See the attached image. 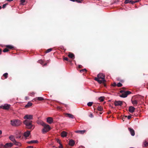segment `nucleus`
<instances>
[{
  "instance_id": "8",
  "label": "nucleus",
  "mask_w": 148,
  "mask_h": 148,
  "mask_svg": "<svg viewBox=\"0 0 148 148\" xmlns=\"http://www.w3.org/2000/svg\"><path fill=\"white\" fill-rule=\"evenodd\" d=\"M23 118L25 120H30L33 119V116L32 115L26 114L24 117Z\"/></svg>"
},
{
  "instance_id": "37",
  "label": "nucleus",
  "mask_w": 148,
  "mask_h": 148,
  "mask_svg": "<svg viewBox=\"0 0 148 148\" xmlns=\"http://www.w3.org/2000/svg\"><path fill=\"white\" fill-rule=\"evenodd\" d=\"M38 62L40 64H42L44 62V61L42 60H38Z\"/></svg>"
},
{
  "instance_id": "51",
  "label": "nucleus",
  "mask_w": 148,
  "mask_h": 148,
  "mask_svg": "<svg viewBox=\"0 0 148 148\" xmlns=\"http://www.w3.org/2000/svg\"><path fill=\"white\" fill-rule=\"evenodd\" d=\"M2 49H0V54H1L2 53Z\"/></svg>"
},
{
  "instance_id": "10",
  "label": "nucleus",
  "mask_w": 148,
  "mask_h": 148,
  "mask_svg": "<svg viewBox=\"0 0 148 148\" xmlns=\"http://www.w3.org/2000/svg\"><path fill=\"white\" fill-rule=\"evenodd\" d=\"M114 103L116 106H121L123 104V102L120 101H116L114 102Z\"/></svg>"
},
{
  "instance_id": "35",
  "label": "nucleus",
  "mask_w": 148,
  "mask_h": 148,
  "mask_svg": "<svg viewBox=\"0 0 148 148\" xmlns=\"http://www.w3.org/2000/svg\"><path fill=\"white\" fill-rule=\"evenodd\" d=\"M9 51V50L8 48H5L3 49V51L4 52H8V51Z\"/></svg>"
},
{
  "instance_id": "52",
  "label": "nucleus",
  "mask_w": 148,
  "mask_h": 148,
  "mask_svg": "<svg viewBox=\"0 0 148 148\" xmlns=\"http://www.w3.org/2000/svg\"><path fill=\"white\" fill-rule=\"evenodd\" d=\"M47 63L46 62L44 64H43V66H46L47 65Z\"/></svg>"
},
{
  "instance_id": "43",
  "label": "nucleus",
  "mask_w": 148,
  "mask_h": 148,
  "mask_svg": "<svg viewBox=\"0 0 148 148\" xmlns=\"http://www.w3.org/2000/svg\"><path fill=\"white\" fill-rule=\"evenodd\" d=\"M21 137V136H20V135H17V136L16 137V138H20Z\"/></svg>"
},
{
  "instance_id": "38",
  "label": "nucleus",
  "mask_w": 148,
  "mask_h": 148,
  "mask_svg": "<svg viewBox=\"0 0 148 148\" xmlns=\"http://www.w3.org/2000/svg\"><path fill=\"white\" fill-rule=\"evenodd\" d=\"M86 71L87 70L85 69H84L80 70V72L82 73L83 72H86Z\"/></svg>"
},
{
  "instance_id": "46",
  "label": "nucleus",
  "mask_w": 148,
  "mask_h": 148,
  "mask_svg": "<svg viewBox=\"0 0 148 148\" xmlns=\"http://www.w3.org/2000/svg\"><path fill=\"white\" fill-rule=\"evenodd\" d=\"M26 148H33V147L32 146H29L27 147Z\"/></svg>"
},
{
  "instance_id": "14",
  "label": "nucleus",
  "mask_w": 148,
  "mask_h": 148,
  "mask_svg": "<svg viewBox=\"0 0 148 148\" xmlns=\"http://www.w3.org/2000/svg\"><path fill=\"white\" fill-rule=\"evenodd\" d=\"M135 108L133 106H131L129 107V111L131 113H132L134 111Z\"/></svg>"
},
{
  "instance_id": "24",
  "label": "nucleus",
  "mask_w": 148,
  "mask_h": 148,
  "mask_svg": "<svg viewBox=\"0 0 148 148\" xmlns=\"http://www.w3.org/2000/svg\"><path fill=\"white\" fill-rule=\"evenodd\" d=\"M132 103L134 105H136L138 103V101L136 100H132Z\"/></svg>"
},
{
  "instance_id": "49",
  "label": "nucleus",
  "mask_w": 148,
  "mask_h": 148,
  "mask_svg": "<svg viewBox=\"0 0 148 148\" xmlns=\"http://www.w3.org/2000/svg\"><path fill=\"white\" fill-rule=\"evenodd\" d=\"M35 93L34 92H32L31 93H30V94H31V95H33Z\"/></svg>"
},
{
  "instance_id": "6",
  "label": "nucleus",
  "mask_w": 148,
  "mask_h": 148,
  "mask_svg": "<svg viewBox=\"0 0 148 148\" xmlns=\"http://www.w3.org/2000/svg\"><path fill=\"white\" fill-rule=\"evenodd\" d=\"M131 92L127 91L122 93L120 95V96L121 97L125 98L127 97L128 95L131 94Z\"/></svg>"
},
{
  "instance_id": "16",
  "label": "nucleus",
  "mask_w": 148,
  "mask_h": 148,
  "mask_svg": "<svg viewBox=\"0 0 148 148\" xmlns=\"http://www.w3.org/2000/svg\"><path fill=\"white\" fill-rule=\"evenodd\" d=\"M68 56L69 58L72 59H74L75 58V55L74 54L71 52H69V53Z\"/></svg>"
},
{
  "instance_id": "33",
  "label": "nucleus",
  "mask_w": 148,
  "mask_h": 148,
  "mask_svg": "<svg viewBox=\"0 0 148 148\" xmlns=\"http://www.w3.org/2000/svg\"><path fill=\"white\" fill-rule=\"evenodd\" d=\"M75 2H76L78 3H82V0H75Z\"/></svg>"
},
{
  "instance_id": "18",
  "label": "nucleus",
  "mask_w": 148,
  "mask_h": 148,
  "mask_svg": "<svg viewBox=\"0 0 148 148\" xmlns=\"http://www.w3.org/2000/svg\"><path fill=\"white\" fill-rule=\"evenodd\" d=\"M86 131L85 130H77L75 131V132L77 133L83 134Z\"/></svg>"
},
{
  "instance_id": "64",
  "label": "nucleus",
  "mask_w": 148,
  "mask_h": 148,
  "mask_svg": "<svg viewBox=\"0 0 148 148\" xmlns=\"http://www.w3.org/2000/svg\"><path fill=\"white\" fill-rule=\"evenodd\" d=\"M34 127L33 128H32V129H33L34 128Z\"/></svg>"
},
{
  "instance_id": "62",
  "label": "nucleus",
  "mask_w": 148,
  "mask_h": 148,
  "mask_svg": "<svg viewBox=\"0 0 148 148\" xmlns=\"http://www.w3.org/2000/svg\"><path fill=\"white\" fill-rule=\"evenodd\" d=\"M15 148H19L18 147H15Z\"/></svg>"
},
{
  "instance_id": "5",
  "label": "nucleus",
  "mask_w": 148,
  "mask_h": 148,
  "mask_svg": "<svg viewBox=\"0 0 148 148\" xmlns=\"http://www.w3.org/2000/svg\"><path fill=\"white\" fill-rule=\"evenodd\" d=\"M13 145V144L12 143H6L5 145L1 144L0 145V148H9V147H11Z\"/></svg>"
},
{
  "instance_id": "11",
  "label": "nucleus",
  "mask_w": 148,
  "mask_h": 148,
  "mask_svg": "<svg viewBox=\"0 0 148 148\" xmlns=\"http://www.w3.org/2000/svg\"><path fill=\"white\" fill-rule=\"evenodd\" d=\"M128 129L130 132L131 135L133 136H134L135 134L134 130L132 128L130 127H129Z\"/></svg>"
},
{
  "instance_id": "20",
  "label": "nucleus",
  "mask_w": 148,
  "mask_h": 148,
  "mask_svg": "<svg viewBox=\"0 0 148 148\" xmlns=\"http://www.w3.org/2000/svg\"><path fill=\"white\" fill-rule=\"evenodd\" d=\"M34 100L35 101H36V100H38V101H42L44 100V99L43 97H39L36 98L34 99Z\"/></svg>"
},
{
  "instance_id": "56",
  "label": "nucleus",
  "mask_w": 148,
  "mask_h": 148,
  "mask_svg": "<svg viewBox=\"0 0 148 148\" xmlns=\"http://www.w3.org/2000/svg\"><path fill=\"white\" fill-rule=\"evenodd\" d=\"M2 131L0 130V135L2 134Z\"/></svg>"
},
{
  "instance_id": "2",
  "label": "nucleus",
  "mask_w": 148,
  "mask_h": 148,
  "mask_svg": "<svg viewBox=\"0 0 148 148\" xmlns=\"http://www.w3.org/2000/svg\"><path fill=\"white\" fill-rule=\"evenodd\" d=\"M105 76L102 73H99L97 75V77H95L94 80L97 81L99 84H101L102 82H106L105 79Z\"/></svg>"
},
{
  "instance_id": "12",
  "label": "nucleus",
  "mask_w": 148,
  "mask_h": 148,
  "mask_svg": "<svg viewBox=\"0 0 148 148\" xmlns=\"http://www.w3.org/2000/svg\"><path fill=\"white\" fill-rule=\"evenodd\" d=\"M64 115H65V116L68 117L69 118H71L72 119H73L74 118V116L72 114H70L66 113L64 114Z\"/></svg>"
},
{
  "instance_id": "58",
  "label": "nucleus",
  "mask_w": 148,
  "mask_h": 148,
  "mask_svg": "<svg viewBox=\"0 0 148 148\" xmlns=\"http://www.w3.org/2000/svg\"><path fill=\"white\" fill-rule=\"evenodd\" d=\"M57 142H58V143H60V140H58Z\"/></svg>"
},
{
  "instance_id": "19",
  "label": "nucleus",
  "mask_w": 148,
  "mask_h": 148,
  "mask_svg": "<svg viewBox=\"0 0 148 148\" xmlns=\"http://www.w3.org/2000/svg\"><path fill=\"white\" fill-rule=\"evenodd\" d=\"M38 142L37 140H32L30 141H29L27 142V143L28 144H32L34 143H38Z\"/></svg>"
},
{
  "instance_id": "63",
  "label": "nucleus",
  "mask_w": 148,
  "mask_h": 148,
  "mask_svg": "<svg viewBox=\"0 0 148 148\" xmlns=\"http://www.w3.org/2000/svg\"><path fill=\"white\" fill-rule=\"evenodd\" d=\"M133 1H137V0H133Z\"/></svg>"
},
{
  "instance_id": "31",
  "label": "nucleus",
  "mask_w": 148,
  "mask_h": 148,
  "mask_svg": "<svg viewBox=\"0 0 148 148\" xmlns=\"http://www.w3.org/2000/svg\"><path fill=\"white\" fill-rule=\"evenodd\" d=\"M104 98L103 97H101L99 98V99L101 101H103L104 100Z\"/></svg>"
},
{
  "instance_id": "48",
  "label": "nucleus",
  "mask_w": 148,
  "mask_h": 148,
  "mask_svg": "<svg viewBox=\"0 0 148 148\" xmlns=\"http://www.w3.org/2000/svg\"><path fill=\"white\" fill-rule=\"evenodd\" d=\"M120 92V93H122H122H123L124 92H125V91H123V90H121Z\"/></svg>"
},
{
  "instance_id": "4",
  "label": "nucleus",
  "mask_w": 148,
  "mask_h": 148,
  "mask_svg": "<svg viewBox=\"0 0 148 148\" xmlns=\"http://www.w3.org/2000/svg\"><path fill=\"white\" fill-rule=\"evenodd\" d=\"M11 124L13 126L17 127L21 125L22 123L21 121L18 119H15L11 120Z\"/></svg>"
},
{
  "instance_id": "17",
  "label": "nucleus",
  "mask_w": 148,
  "mask_h": 148,
  "mask_svg": "<svg viewBox=\"0 0 148 148\" xmlns=\"http://www.w3.org/2000/svg\"><path fill=\"white\" fill-rule=\"evenodd\" d=\"M30 134V132L29 131H27L25 132L24 134V136L25 137H27L29 136Z\"/></svg>"
},
{
  "instance_id": "60",
  "label": "nucleus",
  "mask_w": 148,
  "mask_h": 148,
  "mask_svg": "<svg viewBox=\"0 0 148 148\" xmlns=\"http://www.w3.org/2000/svg\"><path fill=\"white\" fill-rule=\"evenodd\" d=\"M1 7L0 6V9H1Z\"/></svg>"
},
{
  "instance_id": "34",
  "label": "nucleus",
  "mask_w": 148,
  "mask_h": 148,
  "mask_svg": "<svg viewBox=\"0 0 148 148\" xmlns=\"http://www.w3.org/2000/svg\"><path fill=\"white\" fill-rule=\"evenodd\" d=\"M122 86V84L120 82L118 83L117 84V86L118 87H121Z\"/></svg>"
},
{
  "instance_id": "25",
  "label": "nucleus",
  "mask_w": 148,
  "mask_h": 148,
  "mask_svg": "<svg viewBox=\"0 0 148 148\" xmlns=\"http://www.w3.org/2000/svg\"><path fill=\"white\" fill-rule=\"evenodd\" d=\"M14 144L18 146H21V143L18 142H17L16 140L14 143Z\"/></svg>"
},
{
  "instance_id": "9",
  "label": "nucleus",
  "mask_w": 148,
  "mask_h": 148,
  "mask_svg": "<svg viewBox=\"0 0 148 148\" xmlns=\"http://www.w3.org/2000/svg\"><path fill=\"white\" fill-rule=\"evenodd\" d=\"M10 105L9 104H5L1 106V108L4 109L8 110L10 108Z\"/></svg>"
},
{
  "instance_id": "44",
  "label": "nucleus",
  "mask_w": 148,
  "mask_h": 148,
  "mask_svg": "<svg viewBox=\"0 0 148 148\" xmlns=\"http://www.w3.org/2000/svg\"><path fill=\"white\" fill-rule=\"evenodd\" d=\"M127 117V118H128V119H129L131 118V116H125V117Z\"/></svg>"
},
{
  "instance_id": "45",
  "label": "nucleus",
  "mask_w": 148,
  "mask_h": 148,
  "mask_svg": "<svg viewBox=\"0 0 148 148\" xmlns=\"http://www.w3.org/2000/svg\"><path fill=\"white\" fill-rule=\"evenodd\" d=\"M82 67V66L81 65H78V68H81Z\"/></svg>"
},
{
  "instance_id": "30",
  "label": "nucleus",
  "mask_w": 148,
  "mask_h": 148,
  "mask_svg": "<svg viewBox=\"0 0 148 148\" xmlns=\"http://www.w3.org/2000/svg\"><path fill=\"white\" fill-rule=\"evenodd\" d=\"M97 109L99 111H101L103 110V109L102 107H101V106H98L97 108Z\"/></svg>"
},
{
  "instance_id": "41",
  "label": "nucleus",
  "mask_w": 148,
  "mask_h": 148,
  "mask_svg": "<svg viewBox=\"0 0 148 148\" xmlns=\"http://www.w3.org/2000/svg\"><path fill=\"white\" fill-rule=\"evenodd\" d=\"M106 82H102V83L103 84V86L105 87H106Z\"/></svg>"
},
{
  "instance_id": "54",
  "label": "nucleus",
  "mask_w": 148,
  "mask_h": 148,
  "mask_svg": "<svg viewBox=\"0 0 148 148\" xmlns=\"http://www.w3.org/2000/svg\"><path fill=\"white\" fill-rule=\"evenodd\" d=\"M49 60H47L46 61V63H49Z\"/></svg>"
},
{
  "instance_id": "42",
  "label": "nucleus",
  "mask_w": 148,
  "mask_h": 148,
  "mask_svg": "<svg viewBox=\"0 0 148 148\" xmlns=\"http://www.w3.org/2000/svg\"><path fill=\"white\" fill-rule=\"evenodd\" d=\"M112 86H117V84H116V83L114 82L112 84Z\"/></svg>"
},
{
  "instance_id": "23",
  "label": "nucleus",
  "mask_w": 148,
  "mask_h": 148,
  "mask_svg": "<svg viewBox=\"0 0 148 148\" xmlns=\"http://www.w3.org/2000/svg\"><path fill=\"white\" fill-rule=\"evenodd\" d=\"M9 138L13 143H14L16 141L14 137L13 136L11 135L9 137Z\"/></svg>"
},
{
  "instance_id": "3",
  "label": "nucleus",
  "mask_w": 148,
  "mask_h": 148,
  "mask_svg": "<svg viewBox=\"0 0 148 148\" xmlns=\"http://www.w3.org/2000/svg\"><path fill=\"white\" fill-rule=\"evenodd\" d=\"M32 121L30 120H25L24 121L23 123L25 125L26 128L29 129H32L33 127Z\"/></svg>"
},
{
  "instance_id": "50",
  "label": "nucleus",
  "mask_w": 148,
  "mask_h": 148,
  "mask_svg": "<svg viewBox=\"0 0 148 148\" xmlns=\"http://www.w3.org/2000/svg\"><path fill=\"white\" fill-rule=\"evenodd\" d=\"M59 147L60 148H62V146L61 144H60V145L59 146Z\"/></svg>"
},
{
  "instance_id": "32",
  "label": "nucleus",
  "mask_w": 148,
  "mask_h": 148,
  "mask_svg": "<svg viewBox=\"0 0 148 148\" xmlns=\"http://www.w3.org/2000/svg\"><path fill=\"white\" fill-rule=\"evenodd\" d=\"M52 50V48H50L46 50L45 51L46 53H48L51 51Z\"/></svg>"
},
{
  "instance_id": "28",
  "label": "nucleus",
  "mask_w": 148,
  "mask_h": 148,
  "mask_svg": "<svg viewBox=\"0 0 148 148\" xmlns=\"http://www.w3.org/2000/svg\"><path fill=\"white\" fill-rule=\"evenodd\" d=\"M6 48L10 49H12L14 48L12 46L10 45H7L6 46Z\"/></svg>"
},
{
  "instance_id": "26",
  "label": "nucleus",
  "mask_w": 148,
  "mask_h": 148,
  "mask_svg": "<svg viewBox=\"0 0 148 148\" xmlns=\"http://www.w3.org/2000/svg\"><path fill=\"white\" fill-rule=\"evenodd\" d=\"M144 147H146L148 146V141L145 140L144 142Z\"/></svg>"
},
{
  "instance_id": "13",
  "label": "nucleus",
  "mask_w": 148,
  "mask_h": 148,
  "mask_svg": "<svg viewBox=\"0 0 148 148\" xmlns=\"http://www.w3.org/2000/svg\"><path fill=\"white\" fill-rule=\"evenodd\" d=\"M47 121L49 124L52 123L53 122V118L51 117H47Z\"/></svg>"
},
{
  "instance_id": "47",
  "label": "nucleus",
  "mask_w": 148,
  "mask_h": 148,
  "mask_svg": "<svg viewBox=\"0 0 148 148\" xmlns=\"http://www.w3.org/2000/svg\"><path fill=\"white\" fill-rule=\"evenodd\" d=\"M89 116H90L91 117H93V116L92 114H91Z\"/></svg>"
},
{
  "instance_id": "57",
  "label": "nucleus",
  "mask_w": 148,
  "mask_h": 148,
  "mask_svg": "<svg viewBox=\"0 0 148 148\" xmlns=\"http://www.w3.org/2000/svg\"><path fill=\"white\" fill-rule=\"evenodd\" d=\"M70 0L71 1H73V2H75V0Z\"/></svg>"
},
{
  "instance_id": "61",
  "label": "nucleus",
  "mask_w": 148,
  "mask_h": 148,
  "mask_svg": "<svg viewBox=\"0 0 148 148\" xmlns=\"http://www.w3.org/2000/svg\"><path fill=\"white\" fill-rule=\"evenodd\" d=\"M123 89H125V88H124V87H123Z\"/></svg>"
},
{
  "instance_id": "55",
  "label": "nucleus",
  "mask_w": 148,
  "mask_h": 148,
  "mask_svg": "<svg viewBox=\"0 0 148 148\" xmlns=\"http://www.w3.org/2000/svg\"><path fill=\"white\" fill-rule=\"evenodd\" d=\"M6 0L10 2V1H13V0Z\"/></svg>"
},
{
  "instance_id": "36",
  "label": "nucleus",
  "mask_w": 148,
  "mask_h": 148,
  "mask_svg": "<svg viewBox=\"0 0 148 148\" xmlns=\"http://www.w3.org/2000/svg\"><path fill=\"white\" fill-rule=\"evenodd\" d=\"M63 60H65L67 61H69V62H71V61L70 60H69L68 58L67 57H64L63 58Z\"/></svg>"
},
{
  "instance_id": "1",
  "label": "nucleus",
  "mask_w": 148,
  "mask_h": 148,
  "mask_svg": "<svg viewBox=\"0 0 148 148\" xmlns=\"http://www.w3.org/2000/svg\"><path fill=\"white\" fill-rule=\"evenodd\" d=\"M38 124H40L43 127V128L42 130V133L45 134L47 132L49 131L51 129L50 126L46 123H45L42 121H40Z\"/></svg>"
},
{
  "instance_id": "15",
  "label": "nucleus",
  "mask_w": 148,
  "mask_h": 148,
  "mask_svg": "<svg viewBox=\"0 0 148 148\" xmlns=\"http://www.w3.org/2000/svg\"><path fill=\"white\" fill-rule=\"evenodd\" d=\"M75 144V142L73 140L71 139L69 141V144L70 146H73Z\"/></svg>"
},
{
  "instance_id": "53",
  "label": "nucleus",
  "mask_w": 148,
  "mask_h": 148,
  "mask_svg": "<svg viewBox=\"0 0 148 148\" xmlns=\"http://www.w3.org/2000/svg\"><path fill=\"white\" fill-rule=\"evenodd\" d=\"M111 113V112L110 111H109L108 112V114H110Z\"/></svg>"
},
{
  "instance_id": "27",
  "label": "nucleus",
  "mask_w": 148,
  "mask_h": 148,
  "mask_svg": "<svg viewBox=\"0 0 148 148\" xmlns=\"http://www.w3.org/2000/svg\"><path fill=\"white\" fill-rule=\"evenodd\" d=\"M93 103L92 102H90L88 103L87 104V105L88 106L90 107L92 106Z\"/></svg>"
},
{
  "instance_id": "22",
  "label": "nucleus",
  "mask_w": 148,
  "mask_h": 148,
  "mask_svg": "<svg viewBox=\"0 0 148 148\" xmlns=\"http://www.w3.org/2000/svg\"><path fill=\"white\" fill-rule=\"evenodd\" d=\"M61 135L63 137H66L67 136V133L65 131H63L61 132Z\"/></svg>"
},
{
  "instance_id": "39",
  "label": "nucleus",
  "mask_w": 148,
  "mask_h": 148,
  "mask_svg": "<svg viewBox=\"0 0 148 148\" xmlns=\"http://www.w3.org/2000/svg\"><path fill=\"white\" fill-rule=\"evenodd\" d=\"M20 1L21 2V4L23 5H24L23 3L25 2V0H20Z\"/></svg>"
},
{
  "instance_id": "7",
  "label": "nucleus",
  "mask_w": 148,
  "mask_h": 148,
  "mask_svg": "<svg viewBox=\"0 0 148 148\" xmlns=\"http://www.w3.org/2000/svg\"><path fill=\"white\" fill-rule=\"evenodd\" d=\"M140 0H137V1H133V0H125L124 3L125 4H127L128 3H130L132 4H133L139 2Z\"/></svg>"
},
{
  "instance_id": "29",
  "label": "nucleus",
  "mask_w": 148,
  "mask_h": 148,
  "mask_svg": "<svg viewBox=\"0 0 148 148\" xmlns=\"http://www.w3.org/2000/svg\"><path fill=\"white\" fill-rule=\"evenodd\" d=\"M8 73H4L3 76L5 77V79H6L8 77Z\"/></svg>"
},
{
  "instance_id": "21",
  "label": "nucleus",
  "mask_w": 148,
  "mask_h": 148,
  "mask_svg": "<svg viewBox=\"0 0 148 148\" xmlns=\"http://www.w3.org/2000/svg\"><path fill=\"white\" fill-rule=\"evenodd\" d=\"M32 103L29 102L27 103V104L25 106V108H29L32 106Z\"/></svg>"
},
{
  "instance_id": "40",
  "label": "nucleus",
  "mask_w": 148,
  "mask_h": 148,
  "mask_svg": "<svg viewBox=\"0 0 148 148\" xmlns=\"http://www.w3.org/2000/svg\"><path fill=\"white\" fill-rule=\"evenodd\" d=\"M8 5L7 3H5V4H3L2 6V8H5V7L6 5Z\"/></svg>"
},
{
  "instance_id": "59",
  "label": "nucleus",
  "mask_w": 148,
  "mask_h": 148,
  "mask_svg": "<svg viewBox=\"0 0 148 148\" xmlns=\"http://www.w3.org/2000/svg\"><path fill=\"white\" fill-rule=\"evenodd\" d=\"M122 120H123V119H124V117H123V118H122Z\"/></svg>"
}]
</instances>
